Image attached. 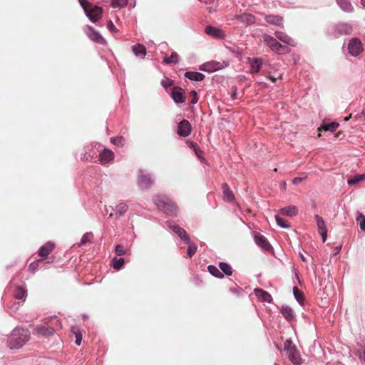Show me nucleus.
Wrapping results in <instances>:
<instances>
[{"mask_svg": "<svg viewBox=\"0 0 365 365\" xmlns=\"http://www.w3.org/2000/svg\"><path fill=\"white\" fill-rule=\"evenodd\" d=\"M30 339V331L27 329L16 328L8 338V346L11 349L22 347Z\"/></svg>", "mask_w": 365, "mask_h": 365, "instance_id": "f257e3e1", "label": "nucleus"}, {"mask_svg": "<svg viewBox=\"0 0 365 365\" xmlns=\"http://www.w3.org/2000/svg\"><path fill=\"white\" fill-rule=\"evenodd\" d=\"M50 322L51 325L39 324L34 327L33 334L38 337L53 336L56 332L54 325H58L60 322L56 317L51 319Z\"/></svg>", "mask_w": 365, "mask_h": 365, "instance_id": "f03ea898", "label": "nucleus"}, {"mask_svg": "<svg viewBox=\"0 0 365 365\" xmlns=\"http://www.w3.org/2000/svg\"><path fill=\"white\" fill-rule=\"evenodd\" d=\"M264 42L274 51L279 54H284L289 52V48L279 43L274 37L264 34Z\"/></svg>", "mask_w": 365, "mask_h": 365, "instance_id": "7ed1b4c3", "label": "nucleus"}, {"mask_svg": "<svg viewBox=\"0 0 365 365\" xmlns=\"http://www.w3.org/2000/svg\"><path fill=\"white\" fill-rule=\"evenodd\" d=\"M156 205L159 209L163 210L166 213L173 215L175 214L178 211V207L176 204L165 197L159 198L156 202Z\"/></svg>", "mask_w": 365, "mask_h": 365, "instance_id": "20e7f679", "label": "nucleus"}, {"mask_svg": "<svg viewBox=\"0 0 365 365\" xmlns=\"http://www.w3.org/2000/svg\"><path fill=\"white\" fill-rule=\"evenodd\" d=\"M348 50L350 55L353 56H359L363 51V46L361 41L356 38L350 40L348 44Z\"/></svg>", "mask_w": 365, "mask_h": 365, "instance_id": "39448f33", "label": "nucleus"}, {"mask_svg": "<svg viewBox=\"0 0 365 365\" xmlns=\"http://www.w3.org/2000/svg\"><path fill=\"white\" fill-rule=\"evenodd\" d=\"M86 14L92 22H96L102 17L103 9L98 6H92Z\"/></svg>", "mask_w": 365, "mask_h": 365, "instance_id": "423d86ee", "label": "nucleus"}, {"mask_svg": "<svg viewBox=\"0 0 365 365\" xmlns=\"http://www.w3.org/2000/svg\"><path fill=\"white\" fill-rule=\"evenodd\" d=\"M138 184L143 189H147L153 184V180L149 174L146 173L144 170H140L138 177Z\"/></svg>", "mask_w": 365, "mask_h": 365, "instance_id": "0eeeda50", "label": "nucleus"}, {"mask_svg": "<svg viewBox=\"0 0 365 365\" xmlns=\"http://www.w3.org/2000/svg\"><path fill=\"white\" fill-rule=\"evenodd\" d=\"M191 125L187 120H182L178 125L177 133L180 136L187 137L191 133Z\"/></svg>", "mask_w": 365, "mask_h": 365, "instance_id": "6e6552de", "label": "nucleus"}, {"mask_svg": "<svg viewBox=\"0 0 365 365\" xmlns=\"http://www.w3.org/2000/svg\"><path fill=\"white\" fill-rule=\"evenodd\" d=\"M314 218L317 224L319 233L322 236V240L324 242L327 237V230L326 227L325 222L324 221L323 218L318 215H316Z\"/></svg>", "mask_w": 365, "mask_h": 365, "instance_id": "1a4fd4ad", "label": "nucleus"}, {"mask_svg": "<svg viewBox=\"0 0 365 365\" xmlns=\"http://www.w3.org/2000/svg\"><path fill=\"white\" fill-rule=\"evenodd\" d=\"M87 29L88 30V36L91 41L101 44H104L106 43L103 37L96 30H94L92 26H88Z\"/></svg>", "mask_w": 365, "mask_h": 365, "instance_id": "9d476101", "label": "nucleus"}, {"mask_svg": "<svg viewBox=\"0 0 365 365\" xmlns=\"http://www.w3.org/2000/svg\"><path fill=\"white\" fill-rule=\"evenodd\" d=\"M169 227L175 233H176L182 241H184L185 242H189L190 237H189L187 232L185 231V230H184L183 228H182L181 227H180L178 225H176V224H173V225L170 224Z\"/></svg>", "mask_w": 365, "mask_h": 365, "instance_id": "9b49d317", "label": "nucleus"}, {"mask_svg": "<svg viewBox=\"0 0 365 365\" xmlns=\"http://www.w3.org/2000/svg\"><path fill=\"white\" fill-rule=\"evenodd\" d=\"M171 96L173 101L177 103H183L185 101V93L180 87H174L171 92Z\"/></svg>", "mask_w": 365, "mask_h": 365, "instance_id": "f8f14e48", "label": "nucleus"}, {"mask_svg": "<svg viewBox=\"0 0 365 365\" xmlns=\"http://www.w3.org/2000/svg\"><path fill=\"white\" fill-rule=\"evenodd\" d=\"M289 359L294 365H300L302 363V359L297 347H292V349L287 351Z\"/></svg>", "mask_w": 365, "mask_h": 365, "instance_id": "ddd939ff", "label": "nucleus"}, {"mask_svg": "<svg viewBox=\"0 0 365 365\" xmlns=\"http://www.w3.org/2000/svg\"><path fill=\"white\" fill-rule=\"evenodd\" d=\"M114 159V153L109 149L105 148L99 154V161L102 165H106Z\"/></svg>", "mask_w": 365, "mask_h": 365, "instance_id": "4468645a", "label": "nucleus"}, {"mask_svg": "<svg viewBox=\"0 0 365 365\" xmlns=\"http://www.w3.org/2000/svg\"><path fill=\"white\" fill-rule=\"evenodd\" d=\"M255 294L259 300L263 302H272V297L270 294L261 288H256L254 289Z\"/></svg>", "mask_w": 365, "mask_h": 365, "instance_id": "2eb2a0df", "label": "nucleus"}, {"mask_svg": "<svg viewBox=\"0 0 365 365\" xmlns=\"http://www.w3.org/2000/svg\"><path fill=\"white\" fill-rule=\"evenodd\" d=\"M205 32L206 34L217 38L222 39L225 37L222 30L212 26H207Z\"/></svg>", "mask_w": 365, "mask_h": 365, "instance_id": "dca6fc26", "label": "nucleus"}, {"mask_svg": "<svg viewBox=\"0 0 365 365\" xmlns=\"http://www.w3.org/2000/svg\"><path fill=\"white\" fill-rule=\"evenodd\" d=\"M255 241L257 245L264 250H269L271 247L270 244L267 240L261 234L257 233L255 235Z\"/></svg>", "mask_w": 365, "mask_h": 365, "instance_id": "f3484780", "label": "nucleus"}, {"mask_svg": "<svg viewBox=\"0 0 365 365\" xmlns=\"http://www.w3.org/2000/svg\"><path fill=\"white\" fill-rule=\"evenodd\" d=\"M55 245L53 242H48L39 249L38 255L42 257H46L51 253Z\"/></svg>", "mask_w": 365, "mask_h": 365, "instance_id": "a211bd4d", "label": "nucleus"}, {"mask_svg": "<svg viewBox=\"0 0 365 365\" xmlns=\"http://www.w3.org/2000/svg\"><path fill=\"white\" fill-rule=\"evenodd\" d=\"M222 190L223 194V200L226 202H232L235 200V195L230 190L227 183H223L222 185Z\"/></svg>", "mask_w": 365, "mask_h": 365, "instance_id": "6ab92c4d", "label": "nucleus"}, {"mask_svg": "<svg viewBox=\"0 0 365 365\" xmlns=\"http://www.w3.org/2000/svg\"><path fill=\"white\" fill-rule=\"evenodd\" d=\"M128 205L125 203H120L118 205L115 210V213L110 212L109 215V217H112L115 216L116 219H119L121 216H123L126 211L128 210Z\"/></svg>", "mask_w": 365, "mask_h": 365, "instance_id": "aec40b11", "label": "nucleus"}, {"mask_svg": "<svg viewBox=\"0 0 365 365\" xmlns=\"http://www.w3.org/2000/svg\"><path fill=\"white\" fill-rule=\"evenodd\" d=\"M265 21L273 25L282 26L283 18L278 15H266L264 17Z\"/></svg>", "mask_w": 365, "mask_h": 365, "instance_id": "412c9836", "label": "nucleus"}, {"mask_svg": "<svg viewBox=\"0 0 365 365\" xmlns=\"http://www.w3.org/2000/svg\"><path fill=\"white\" fill-rule=\"evenodd\" d=\"M235 18L242 23H245L247 25L253 24L255 21V18L250 14L244 13L241 15H237Z\"/></svg>", "mask_w": 365, "mask_h": 365, "instance_id": "4be33fe9", "label": "nucleus"}, {"mask_svg": "<svg viewBox=\"0 0 365 365\" xmlns=\"http://www.w3.org/2000/svg\"><path fill=\"white\" fill-rule=\"evenodd\" d=\"M280 213L284 215L293 217L297 215L298 208L294 205L285 207L280 210Z\"/></svg>", "mask_w": 365, "mask_h": 365, "instance_id": "5701e85b", "label": "nucleus"}, {"mask_svg": "<svg viewBox=\"0 0 365 365\" xmlns=\"http://www.w3.org/2000/svg\"><path fill=\"white\" fill-rule=\"evenodd\" d=\"M185 76L191 81H201L205 78V75L199 72L188 71Z\"/></svg>", "mask_w": 365, "mask_h": 365, "instance_id": "b1692460", "label": "nucleus"}, {"mask_svg": "<svg viewBox=\"0 0 365 365\" xmlns=\"http://www.w3.org/2000/svg\"><path fill=\"white\" fill-rule=\"evenodd\" d=\"M14 297L15 299H21L24 302L26 297V290L21 287H16L14 292Z\"/></svg>", "mask_w": 365, "mask_h": 365, "instance_id": "393cba45", "label": "nucleus"}, {"mask_svg": "<svg viewBox=\"0 0 365 365\" xmlns=\"http://www.w3.org/2000/svg\"><path fill=\"white\" fill-rule=\"evenodd\" d=\"M133 51L137 56L143 57L146 54V48L142 44H137L133 47Z\"/></svg>", "mask_w": 365, "mask_h": 365, "instance_id": "a878e982", "label": "nucleus"}, {"mask_svg": "<svg viewBox=\"0 0 365 365\" xmlns=\"http://www.w3.org/2000/svg\"><path fill=\"white\" fill-rule=\"evenodd\" d=\"M281 312L283 317L288 321H291L294 318V313L292 309L289 307H282Z\"/></svg>", "mask_w": 365, "mask_h": 365, "instance_id": "bb28decb", "label": "nucleus"}, {"mask_svg": "<svg viewBox=\"0 0 365 365\" xmlns=\"http://www.w3.org/2000/svg\"><path fill=\"white\" fill-rule=\"evenodd\" d=\"M336 2L344 11L349 12L353 9L349 0H336Z\"/></svg>", "mask_w": 365, "mask_h": 365, "instance_id": "cd10ccee", "label": "nucleus"}, {"mask_svg": "<svg viewBox=\"0 0 365 365\" xmlns=\"http://www.w3.org/2000/svg\"><path fill=\"white\" fill-rule=\"evenodd\" d=\"M275 36L279 41L287 44H292V41H293L288 35L281 31H277Z\"/></svg>", "mask_w": 365, "mask_h": 365, "instance_id": "c85d7f7f", "label": "nucleus"}, {"mask_svg": "<svg viewBox=\"0 0 365 365\" xmlns=\"http://www.w3.org/2000/svg\"><path fill=\"white\" fill-rule=\"evenodd\" d=\"M179 61V56L176 52H173L170 56L165 57L163 59V63L170 64V63H177Z\"/></svg>", "mask_w": 365, "mask_h": 365, "instance_id": "c756f323", "label": "nucleus"}, {"mask_svg": "<svg viewBox=\"0 0 365 365\" xmlns=\"http://www.w3.org/2000/svg\"><path fill=\"white\" fill-rule=\"evenodd\" d=\"M262 63L261 59L255 58L251 63V70L253 73H257L259 71L262 67Z\"/></svg>", "mask_w": 365, "mask_h": 365, "instance_id": "7c9ffc66", "label": "nucleus"}, {"mask_svg": "<svg viewBox=\"0 0 365 365\" xmlns=\"http://www.w3.org/2000/svg\"><path fill=\"white\" fill-rule=\"evenodd\" d=\"M112 263H113V267L116 269V270H119L124 265V263H125V260L123 258L120 257V258H117V257H114L113 259H112Z\"/></svg>", "mask_w": 365, "mask_h": 365, "instance_id": "2f4dec72", "label": "nucleus"}, {"mask_svg": "<svg viewBox=\"0 0 365 365\" xmlns=\"http://www.w3.org/2000/svg\"><path fill=\"white\" fill-rule=\"evenodd\" d=\"M188 245L187 254L190 258H191L197 251V246L194 242H192L190 241V239L189 238V242H186Z\"/></svg>", "mask_w": 365, "mask_h": 365, "instance_id": "473e14b6", "label": "nucleus"}, {"mask_svg": "<svg viewBox=\"0 0 365 365\" xmlns=\"http://www.w3.org/2000/svg\"><path fill=\"white\" fill-rule=\"evenodd\" d=\"M207 269L212 275L216 277L222 278L224 277V274L214 265H209Z\"/></svg>", "mask_w": 365, "mask_h": 365, "instance_id": "72a5a7b5", "label": "nucleus"}, {"mask_svg": "<svg viewBox=\"0 0 365 365\" xmlns=\"http://www.w3.org/2000/svg\"><path fill=\"white\" fill-rule=\"evenodd\" d=\"M293 292H294V297L297 300V302L300 304H303L304 297V294L302 293V292L300 291L297 287H294L293 288Z\"/></svg>", "mask_w": 365, "mask_h": 365, "instance_id": "f704fd0d", "label": "nucleus"}, {"mask_svg": "<svg viewBox=\"0 0 365 365\" xmlns=\"http://www.w3.org/2000/svg\"><path fill=\"white\" fill-rule=\"evenodd\" d=\"M110 142L117 146L123 147L125 145V139L123 136H118L110 138Z\"/></svg>", "mask_w": 365, "mask_h": 365, "instance_id": "c9c22d12", "label": "nucleus"}, {"mask_svg": "<svg viewBox=\"0 0 365 365\" xmlns=\"http://www.w3.org/2000/svg\"><path fill=\"white\" fill-rule=\"evenodd\" d=\"M128 0H111L110 5L113 8H123L127 6Z\"/></svg>", "mask_w": 365, "mask_h": 365, "instance_id": "e433bc0d", "label": "nucleus"}, {"mask_svg": "<svg viewBox=\"0 0 365 365\" xmlns=\"http://www.w3.org/2000/svg\"><path fill=\"white\" fill-rule=\"evenodd\" d=\"M365 180V174L356 175L354 178L348 180L349 185H356L361 181Z\"/></svg>", "mask_w": 365, "mask_h": 365, "instance_id": "4c0bfd02", "label": "nucleus"}, {"mask_svg": "<svg viewBox=\"0 0 365 365\" xmlns=\"http://www.w3.org/2000/svg\"><path fill=\"white\" fill-rule=\"evenodd\" d=\"M93 238V235L92 234V232H86V233H85L83 235V237L81 238V240L80 243H78V246L81 247V246L85 245L87 242H91Z\"/></svg>", "mask_w": 365, "mask_h": 365, "instance_id": "58836bf2", "label": "nucleus"}, {"mask_svg": "<svg viewBox=\"0 0 365 365\" xmlns=\"http://www.w3.org/2000/svg\"><path fill=\"white\" fill-rule=\"evenodd\" d=\"M220 269L227 276H230L232 273V267L230 264L225 262H220L219 264Z\"/></svg>", "mask_w": 365, "mask_h": 365, "instance_id": "ea45409f", "label": "nucleus"}, {"mask_svg": "<svg viewBox=\"0 0 365 365\" xmlns=\"http://www.w3.org/2000/svg\"><path fill=\"white\" fill-rule=\"evenodd\" d=\"M275 218H276L277 225H279L280 227H282L283 228L289 227L290 225L287 220L280 217L278 215H276Z\"/></svg>", "mask_w": 365, "mask_h": 365, "instance_id": "a19ab883", "label": "nucleus"}, {"mask_svg": "<svg viewBox=\"0 0 365 365\" xmlns=\"http://www.w3.org/2000/svg\"><path fill=\"white\" fill-rule=\"evenodd\" d=\"M338 127H339V123H335V122L327 124V125H322V128L324 130H329L331 132L335 131L338 128Z\"/></svg>", "mask_w": 365, "mask_h": 365, "instance_id": "79ce46f5", "label": "nucleus"}, {"mask_svg": "<svg viewBox=\"0 0 365 365\" xmlns=\"http://www.w3.org/2000/svg\"><path fill=\"white\" fill-rule=\"evenodd\" d=\"M115 252L118 256H122L126 253V249L121 245L115 246Z\"/></svg>", "mask_w": 365, "mask_h": 365, "instance_id": "37998d69", "label": "nucleus"}, {"mask_svg": "<svg viewBox=\"0 0 365 365\" xmlns=\"http://www.w3.org/2000/svg\"><path fill=\"white\" fill-rule=\"evenodd\" d=\"M79 2L85 13L93 6L88 0H79Z\"/></svg>", "mask_w": 365, "mask_h": 365, "instance_id": "c03bdc74", "label": "nucleus"}, {"mask_svg": "<svg viewBox=\"0 0 365 365\" xmlns=\"http://www.w3.org/2000/svg\"><path fill=\"white\" fill-rule=\"evenodd\" d=\"M161 85L165 88H168L173 85V81L168 78H165L161 81Z\"/></svg>", "mask_w": 365, "mask_h": 365, "instance_id": "a18cd8bd", "label": "nucleus"}, {"mask_svg": "<svg viewBox=\"0 0 365 365\" xmlns=\"http://www.w3.org/2000/svg\"><path fill=\"white\" fill-rule=\"evenodd\" d=\"M292 347H296V346L292 344V341L291 339H287L284 342V349L287 351L292 349Z\"/></svg>", "mask_w": 365, "mask_h": 365, "instance_id": "49530a36", "label": "nucleus"}, {"mask_svg": "<svg viewBox=\"0 0 365 365\" xmlns=\"http://www.w3.org/2000/svg\"><path fill=\"white\" fill-rule=\"evenodd\" d=\"M357 221L359 222L360 228L365 231V216L362 214H359L357 217Z\"/></svg>", "mask_w": 365, "mask_h": 365, "instance_id": "de8ad7c7", "label": "nucleus"}, {"mask_svg": "<svg viewBox=\"0 0 365 365\" xmlns=\"http://www.w3.org/2000/svg\"><path fill=\"white\" fill-rule=\"evenodd\" d=\"M108 29L112 31V32H117L118 30L116 29V27L114 26L113 23L112 21H109L108 23Z\"/></svg>", "mask_w": 365, "mask_h": 365, "instance_id": "09e8293b", "label": "nucleus"}, {"mask_svg": "<svg viewBox=\"0 0 365 365\" xmlns=\"http://www.w3.org/2000/svg\"><path fill=\"white\" fill-rule=\"evenodd\" d=\"M74 334L76 335V344L77 345H80L82 340V336L80 333H78L76 331H73Z\"/></svg>", "mask_w": 365, "mask_h": 365, "instance_id": "8fccbe9b", "label": "nucleus"}, {"mask_svg": "<svg viewBox=\"0 0 365 365\" xmlns=\"http://www.w3.org/2000/svg\"><path fill=\"white\" fill-rule=\"evenodd\" d=\"M188 145L190 148L193 149V150H201V149L199 148L196 143L189 142Z\"/></svg>", "mask_w": 365, "mask_h": 365, "instance_id": "3c124183", "label": "nucleus"}, {"mask_svg": "<svg viewBox=\"0 0 365 365\" xmlns=\"http://www.w3.org/2000/svg\"><path fill=\"white\" fill-rule=\"evenodd\" d=\"M238 98L237 90L235 87L232 88V98L233 100L237 99Z\"/></svg>", "mask_w": 365, "mask_h": 365, "instance_id": "603ef678", "label": "nucleus"}, {"mask_svg": "<svg viewBox=\"0 0 365 365\" xmlns=\"http://www.w3.org/2000/svg\"><path fill=\"white\" fill-rule=\"evenodd\" d=\"M304 179H306V177H304V178H300V177L294 178L292 180V183L294 184V185H297L298 183L301 182Z\"/></svg>", "mask_w": 365, "mask_h": 365, "instance_id": "864d4df0", "label": "nucleus"}, {"mask_svg": "<svg viewBox=\"0 0 365 365\" xmlns=\"http://www.w3.org/2000/svg\"><path fill=\"white\" fill-rule=\"evenodd\" d=\"M197 101H198L197 97L194 96L191 100V103L195 104V103H197Z\"/></svg>", "mask_w": 365, "mask_h": 365, "instance_id": "5fc2aeb1", "label": "nucleus"}, {"mask_svg": "<svg viewBox=\"0 0 365 365\" xmlns=\"http://www.w3.org/2000/svg\"><path fill=\"white\" fill-rule=\"evenodd\" d=\"M195 152L196 153V154L197 155L198 157H201V155H202V151L201 150H195Z\"/></svg>", "mask_w": 365, "mask_h": 365, "instance_id": "6e6d98bb", "label": "nucleus"}, {"mask_svg": "<svg viewBox=\"0 0 365 365\" xmlns=\"http://www.w3.org/2000/svg\"><path fill=\"white\" fill-rule=\"evenodd\" d=\"M269 78L272 81V82L274 83L276 81V78L272 76H269Z\"/></svg>", "mask_w": 365, "mask_h": 365, "instance_id": "4d7b16f0", "label": "nucleus"}, {"mask_svg": "<svg viewBox=\"0 0 365 365\" xmlns=\"http://www.w3.org/2000/svg\"><path fill=\"white\" fill-rule=\"evenodd\" d=\"M190 94L192 96V97H193L194 96H197V93H196V91H192L190 92Z\"/></svg>", "mask_w": 365, "mask_h": 365, "instance_id": "13d9d810", "label": "nucleus"}, {"mask_svg": "<svg viewBox=\"0 0 365 365\" xmlns=\"http://www.w3.org/2000/svg\"><path fill=\"white\" fill-rule=\"evenodd\" d=\"M351 118V115H350L349 117L345 118H344V120H345V121H347V120H349Z\"/></svg>", "mask_w": 365, "mask_h": 365, "instance_id": "bf43d9fd", "label": "nucleus"}, {"mask_svg": "<svg viewBox=\"0 0 365 365\" xmlns=\"http://www.w3.org/2000/svg\"><path fill=\"white\" fill-rule=\"evenodd\" d=\"M349 30H350V29H346V31H344V34H349Z\"/></svg>", "mask_w": 365, "mask_h": 365, "instance_id": "052dcab7", "label": "nucleus"}, {"mask_svg": "<svg viewBox=\"0 0 365 365\" xmlns=\"http://www.w3.org/2000/svg\"><path fill=\"white\" fill-rule=\"evenodd\" d=\"M282 187H283L284 188H285V187H286V182H282Z\"/></svg>", "mask_w": 365, "mask_h": 365, "instance_id": "680f3d73", "label": "nucleus"}, {"mask_svg": "<svg viewBox=\"0 0 365 365\" xmlns=\"http://www.w3.org/2000/svg\"><path fill=\"white\" fill-rule=\"evenodd\" d=\"M300 257H301V259L302 261H304V262L306 261V259L303 255H301Z\"/></svg>", "mask_w": 365, "mask_h": 365, "instance_id": "e2e57ef3", "label": "nucleus"}, {"mask_svg": "<svg viewBox=\"0 0 365 365\" xmlns=\"http://www.w3.org/2000/svg\"><path fill=\"white\" fill-rule=\"evenodd\" d=\"M361 115H363L364 116V120H365V109L362 111Z\"/></svg>", "mask_w": 365, "mask_h": 365, "instance_id": "0e129e2a", "label": "nucleus"}, {"mask_svg": "<svg viewBox=\"0 0 365 365\" xmlns=\"http://www.w3.org/2000/svg\"><path fill=\"white\" fill-rule=\"evenodd\" d=\"M361 3H362L363 6L365 7V0H361Z\"/></svg>", "mask_w": 365, "mask_h": 365, "instance_id": "69168bd1", "label": "nucleus"}, {"mask_svg": "<svg viewBox=\"0 0 365 365\" xmlns=\"http://www.w3.org/2000/svg\"><path fill=\"white\" fill-rule=\"evenodd\" d=\"M33 266H34V264H31L29 267H32Z\"/></svg>", "mask_w": 365, "mask_h": 365, "instance_id": "338daca9", "label": "nucleus"}]
</instances>
